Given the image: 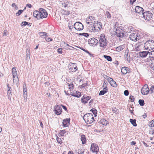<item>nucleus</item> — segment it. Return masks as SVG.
Instances as JSON below:
<instances>
[{"label":"nucleus","instance_id":"42","mask_svg":"<svg viewBox=\"0 0 154 154\" xmlns=\"http://www.w3.org/2000/svg\"><path fill=\"white\" fill-rule=\"evenodd\" d=\"M30 51L28 50L26 51V58H29V59L30 58Z\"/></svg>","mask_w":154,"mask_h":154},{"label":"nucleus","instance_id":"49","mask_svg":"<svg viewBox=\"0 0 154 154\" xmlns=\"http://www.w3.org/2000/svg\"><path fill=\"white\" fill-rule=\"evenodd\" d=\"M62 48H60L57 49V51L58 53L62 54Z\"/></svg>","mask_w":154,"mask_h":154},{"label":"nucleus","instance_id":"3","mask_svg":"<svg viewBox=\"0 0 154 154\" xmlns=\"http://www.w3.org/2000/svg\"><path fill=\"white\" fill-rule=\"evenodd\" d=\"M100 46L103 48H106L108 44V41L105 38L104 35H102L99 38Z\"/></svg>","mask_w":154,"mask_h":154},{"label":"nucleus","instance_id":"9","mask_svg":"<svg viewBox=\"0 0 154 154\" xmlns=\"http://www.w3.org/2000/svg\"><path fill=\"white\" fill-rule=\"evenodd\" d=\"M142 15L143 17L146 20H149L152 18V14L150 11H148L143 12Z\"/></svg>","mask_w":154,"mask_h":154},{"label":"nucleus","instance_id":"22","mask_svg":"<svg viewBox=\"0 0 154 154\" xmlns=\"http://www.w3.org/2000/svg\"><path fill=\"white\" fill-rule=\"evenodd\" d=\"M149 52L148 51H140L139 53V56L142 58L145 57L148 55Z\"/></svg>","mask_w":154,"mask_h":154},{"label":"nucleus","instance_id":"61","mask_svg":"<svg viewBox=\"0 0 154 154\" xmlns=\"http://www.w3.org/2000/svg\"><path fill=\"white\" fill-rule=\"evenodd\" d=\"M107 82H106L105 81L103 84V87L107 86Z\"/></svg>","mask_w":154,"mask_h":154},{"label":"nucleus","instance_id":"27","mask_svg":"<svg viewBox=\"0 0 154 154\" xmlns=\"http://www.w3.org/2000/svg\"><path fill=\"white\" fill-rule=\"evenodd\" d=\"M125 46V45L119 46L116 48V51L118 52L120 51L124 48Z\"/></svg>","mask_w":154,"mask_h":154},{"label":"nucleus","instance_id":"57","mask_svg":"<svg viewBox=\"0 0 154 154\" xmlns=\"http://www.w3.org/2000/svg\"><path fill=\"white\" fill-rule=\"evenodd\" d=\"M15 77H16V78L15 79L14 78V82H15L16 83H17L18 81V78L17 77V76H16Z\"/></svg>","mask_w":154,"mask_h":154},{"label":"nucleus","instance_id":"60","mask_svg":"<svg viewBox=\"0 0 154 154\" xmlns=\"http://www.w3.org/2000/svg\"><path fill=\"white\" fill-rule=\"evenodd\" d=\"M61 106L62 107L63 109L64 110H65L66 111H67V109L66 106L63 105H62Z\"/></svg>","mask_w":154,"mask_h":154},{"label":"nucleus","instance_id":"6","mask_svg":"<svg viewBox=\"0 0 154 154\" xmlns=\"http://www.w3.org/2000/svg\"><path fill=\"white\" fill-rule=\"evenodd\" d=\"M116 27H115V28L116 29V35L119 37H122L124 36V31L122 30L120 27H117L116 29Z\"/></svg>","mask_w":154,"mask_h":154},{"label":"nucleus","instance_id":"11","mask_svg":"<svg viewBox=\"0 0 154 154\" xmlns=\"http://www.w3.org/2000/svg\"><path fill=\"white\" fill-rule=\"evenodd\" d=\"M74 27L75 29L77 30H81L84 28L83 25L79 22L75 23L74 25Z\"/></svg>","mask_w":154,"mask_h":154},{"label":"nucleus","instance_id":"58","mask_svg":"<svg viewBox=\"0 0 154 154\" xmlns=\"http://www.w3.org/2000/svg\"><path fill=\"white\" fill-rule=\"evenodd\" d=\"M69 89H72L73 88V85L72 83L69 85Z\"/></svg>","mask_w":154,"mask_h":154},{"label":"nucleus","instance_id":"17","mask_svg":"<svg viewBox=\"0 0 154 154\" xmlns=\"http://www.w3.org/2000/svg\"><path fill=\"white\" fill-rule=\"evenodd\" d=\"M95 17L92 16L88 17L86 19V23L90 25H92L93 23H94L95 21H94Z\"/></svg>","mask_w":154,"mask_h":154},{"label":"nucleus","instance_id":"19","mask_svg":"<svg viewBox=\"0 0 154 154\" xmlns=\"http://www.w3.org/2000/svg\"><path fill=\"white\" fill-rule=\"evenodd\" d=\"M70 120L69 118L64 119L62 122L63 126L65 127H68L69 125Z\"/></svg>","mask_w":154,"mask_h":154},{"label":"nucleus","instance_id":"32","mask_svg":"<svg viewBox=\"0 0 154 154\" xmlns=\"http://www.w3.org/2000/svg\"><path fill=\"white\" fill-rule=\"evenodd\" d=\"M103 57L109 61H112V57L110 56L104 55Z\"/></svg>","mask_w":154,"mask_h":154},{"label":"nucleus","instance_id":"35","mask_svg":"<svg viewBox=\"0 0 154 154\" xmlns=\"http://www.w3.org/2000/svg\"><path fill=\"white\" fill-rule=\"evenodd\" d=\"M90 111H92V112L93 114L94 115V116L95 117L97 116V110L93 108V109H91Z\"/></svg>","mask_w":154,"mask_h":154},{"label":"nucleus","instance_id":"2","mask_svg":"<svg viewBox=\"0 0 154 154\" xmlns=\"http://www.w3.org/2000/svg\"><path fill=\"white\" fill-rule=\"evenodd\" d=\"M83 119L86 123L88 124H91L93 122L94 120V118L91 113H88L84 115Z\"/></svg>","mask_w":154,"mask_h":154},{"label":"nucleus","instance_id":"45","mask_svg":"<svg viewBox=\"0 0 154 154\" xmlns=\"http://www.w3.org/2000/svg\"><path fill=\"white\" fill-rule=\"evenodd\" d=\"M129 99L131 100V102H133L134 101V97L131 95H130L129 96Z\"/></svg>","mask_w":154,"mask_h":154},{"label":"nucleus","instance_id":"26","mask_svg":"<svg viewBox=\"0 0 154 154\" xmlns=\"http://www.w3.org/2000/svg\"><path fill=\"white\" fill-rule=\"evenodd\" d=\"M72 96L77 97H79L81 96V93L79 91H75V92H74Z\"/></svg>","mask_w":154,"mask_h":154},{"label":"nucleus","instance_id":"5","mask_svg":"<svg viewBox=\"0 0 154 154\" xmlns=\"http://www.w3.org/2000/svg\"><path fill=\"white\" fill-rule=\"evenodd\" d=\"M94 23V26L92 27V30L95 32L100 31L102 28L101 23L100 22H97L96 23L95 22Z\"/></svg>","mask_w":154,"mask_h":154},{"label":"nucleus","instance_id":"37","mask_svg":"<svg viewBox=\"0 0 154 154\" xmlns=\"http://www.w3.org/2000/svg\"><path fill=\"white\" fill-rule=\"evenodd\" d=\"M24 10H20L17 13H16V15L17 16H19L20 14L24 11Z\"/></svg>","mask_w":154,"mask_h":154},{"label":"nucleus","instance_id":"4","mask_svg":"<svg viewBox=\"0 0 154 154\" xmlns=\"http://www.w3.org/2000/svg\"><path fill=\"white\" fill-rule=\"evenodd\" d=\"M143 46H144L145 49H149V50L150 49H152L154 48V41L152 40H148Z\"/></svg>","mask_w":154,"mask_h":154},{"label":"nucleus","instance_id":"46","mask_svg":"<svg viewBox=\"0 0 154 154\" xmlns=\"http://www.w3.org/2000/svg\"><path fill=\"white\" fill-rule=\"evenodd\" d=\"M27 24H28V22L26 21H23L22 22L21 24V25L22 26H24L26 25Z\"/></svg>","mask_w":154,"mask_h":154},{"label":"nucleus","instance_id":"1","mask_svg":"<svg viewBox=\"0 0 154 154\" xmlns=\"http://www.w3.org/2000/svg\"><path fill=\"white\" fill-rule=\"evenodd\" d=\"M48 14L45 10L42 8H40L39 11H35L33 12V16L38 19L45 18Z\"/></svg>","mask_w":154,"mask_h":154},{"label":"nucleus","instance_id":"39","mask_svg":"<svg viewBox=\"0 0 154 154\" xmlns=\"http://www.w3.org/2000/svg\"><path fill=\"white\" fill-rule=\"evenodd\" d=\"M149 125L150 127H154V120H153L150 122Z\"/></svg>","mask_w":154,"mask_h":154},{"label":"nucleus","instance_id":"29","mask_svg":"<svg viewBox=\"0 0 154 154\" xmlns=\"http://www.w3.org/2000/svg\"><path fill=\"white\" fill-rule=\"evenodd\" d=\"M130 122L134 126L136 127L137 126V125L136 123V120L135 119H130L129 120Z\"/></svg>","mask_w":154,"mask_h":154},{"label":"nucleus","instance_id":"48","mask_svg":"<svg viewBox=\"0 0 154 154\" xmlns=\"http://www.w3.org/2000/svg\"><path fill=\"white\" fill-rule=\"evenodd\" d=\"M66 133V131L65 130L61 131L60 132V134L61 136H63L64 134Z\"/></svg>","mask_w":154,"mask_h":154},{"label":"nucleus","instance_id":"59","mask_svg":"<svg viewBox=\"0 0 154 154\" xmlns=\"http://www.w3.org/2000/svg\"><path fill=\"white\" fill-rule=\"evenodd\" d=\"M25 88H24V86H23V92H26L27 91V89L26 85H25Z\"/></svg>","mask_w":154,"mask_h":154},{"label":"nucleus","instance_id":"8","mask_svg":"<svg viewBox=\"0 0 154 154\" xmlns=\"http://www.w3.org/2000/svg\"><path fill=\"white\" fill-rule=\"evenodd\" d=\"M68 68L70 71L72 72H75L78 69L77 64L75 63H70Z\"/></svg>","mask_w":154,"mask_h":154},{"label":"nucleus","instance_id":"54","mask_svg":"<svg viewBox=\"0 0 154 154\" xmlns=\"http://www.w3.org/2000/svg\"><path fill=\"white\" fill-rule=\"evenodd\" d=\"M23 96L24 99H25H25L26 100V98L27 96L26 92H23Z\"/></svg>","mask_w":154,"mask_h":154},{"label":"nucleus","instance_id":"53","mask_svg":"<svg viewBox=\"0 0 154 154\" xmlns=\"http://www.w3.org/2000/svg\"><path fill=\"white\" fill-rule=\"evenodd\" d=\"M143 44L142 42H140L138 43L137 44H136V45L137 46V47L138 48H139L140 47V46H141V45H143Z\"/></svg>","mask_w":154,"mask_h":154},{"label":"nucleus","instance_id":"43","mask_svg":"<svg viewBox=\"0 0 154 154\" xmlns=\"http://www.w3.org/2000/svg\"><path fill=\"white\" fill-rule=\"evenodd\" d=\"M106 16L107 18H110L111 17V16L110 13L108 11H106Z\"/></svg>","mask_w":154,"mask_h":154},{"label":"nucleus","instance_id":"16","mask_svg":"<svg viewBox=\"0 0 154 154\" xmlns=\"http://www.w3.org/2000/svg\"><path fill=\"white\" fill-rule=\"evenodd\" d=\"M54 111L56 114L60 115L61 114L62 110V108L60 106L57 105L54 107Z\"/></svg>","mask_w":154,"mask_h":154},{"label":"nucleus","instance_id":"52","mask_svg":"<svg viewBox=\"0 0 154 154\" xmlns=\"http://www.w3.org/2000/svg\"><path fill=\"white\" fill-rule=\"evenodd\" d=\"M12 6L14 8H15L16 9H18V7L16 5V4L14 3H13L12 4Z\"/></svg>","mask_w":154,"mask_h":154},{"label":"nucleus","instance_id":"56","mask_svg":"<svg viewBox=\"0 0 154 154\" xmlns=\"http://www.w3.org/2000/svg\"><path fill=\"white\" fill-rule=\"evenodd\" d=\"M8 34V31L7 30H5L4 32L3 33V36L4 35H7Z\"/></svg>","mask_w":154,"mask_h":154},{"label":"nucleus","instance_id":"47","mask_svg":"<svg viewBox=\"0 0 154 154\" xmlns=\"http://www.w3.org/2000/svg\"><path fill=\"white\" fill-rule=\"evenodd\" d=\"M149 133L150 134H151L152 135L154 134V129L152 128H151L150 130H149Z\"/></svg>","mask_w":154,"mask_h":154},{"label":"nucleus","instance_id":"30","mask_svg":"<svg viewBox=\"0 0 154 154\" xmlns=\"http://www.w3.org/2000/svg\"><path fill=\"white\" fill-rule=\"evenodd\" d=\"M125 57L126 59H127L128 62H130V61L131 57L130 54L128 52L127 54H125Z\"/></svg>","mask_w":154,"mask_h":154},{"label":"nucleus","instance_id":"23","mask_svg":"<svg viewBox=\"0 0 154 154\" xmlns=\"http://www.w3.org/2000/svg\"><path fill=\"white\" fill-rule=\"evenodd\" d=\"M69 4V2L67 1L66 2H61L60 3L61 6L65 8H66L67 7H68Z\"/></svg>","mask_w":154,"mask_h":154},{"label":"nucleus","instance_id":"44","mask_svg":"<svg viewBox=\"0 0 154 154\" xmlns=\"http://www.w3.org/2000/svg\"><path fill=\"white\" fill-rule=\"evenodd\" d=\"M41 36L42 37L44 36H47V33L46 32H41L40 33Z\"/></svg>","mask_w":154,"mask_h":154},{"label":"nucleus","instance_id":"24","mask_svg":"<svg viewBox=\"0 0 154 154\" xmlns=\"http://www.w3.org/2000/svg\"><path fill=\"white\" fill-rule=\"evenodd\" d=\"M12 73L13 74V82L14 83V78H15V76H17V72L16 70V69L14 68V67H13L12 69Z\"/></svg>","mask_w":154,"mask_h":154},{"label":"nucleus","instance_id":"15","mask_svg":"<svg viewBox=\"0 0 154 154\" xmlns=\"http://www.w3.org/2000/svg\"><path fill=\"white\" fill-rule=\"evenodd\" d=\"M106 77V78L104 77V78L107 79L108 81L109 82L110 84L111 85V86L114 87H116L117 86L116 83L115 81H114L110 77L106 75H105Z\"/></svg>","mask_w":154,"mask_h":154},{"label":"nucleus","instance_id":"38","mask_svg":"<svg viewBox=\"0 0 154 154\" xmlns=\"http://www.w3.org/2000/svg\"><path fill=\"white\" fill-rule=\"evenodd\" d=\"M107 92V91H104V90H101L100 91L99 94V96L100 95H103L105 94Z\"/></svg>","mask_w":154,"mask_h":154},{"label":"nucleus","instance_id":"40","mask_svg":"<svg viewBox=\"0 0 154 154\" xmlns=\"http://www.w3.org/2000/svg\"><path fill=\"white\" fill-rule=\"evenodd\" d=\"M70 13V12L69 11H64L63 14L66 15H68Z\"/></svg>","mask_w":154,"mask_h":154},{"label":"nucleus","instance_id":"25","mask_svg":"<svg viewBox=\"0 0 154 154\" xmlns=\"http://www.w3.org/2000/svg\"><path fill=\"white\" fill-rule=\"evenodd\" d=\"M81 140L82 144H85L86 143V138L85 135L83 134L81 135Z\"/></svg>","mask_w":154,"mask_h":154},{"label":"nucleus","instance_id":"18","mask_svg":"<svg viewBox=\"0 0 154 154\" xmlns=\"http://www.w3.org/2000/svg\"><path fill=\"white\" fill-rule=\"evenodd\" d=\"M135 11L136 13L140 14H143V8L139 6H136L135 8Z\"/></svg>","mask_w":154,"mask_h":154},{"label":"nucleus","instance_id":"21","mask_svg":"<svg viewBox=\"0 0 154 154\" xmlns=\"http://www.w3.org/2000/svg\"><path fill=\"white\" fill-rule=\"evenodd\" d=\"M121 72L123 74H126L130 72V70L128 67H122L121 69Z\"/></svg>","mask_w":154,"mask_h":154},{"label":"nucleus","instance_id":"50","mask_svg":"<svg viewBox=\"0 0 154 154\" xmlns=\"http://www.w3.org/2000/svg\"><path fill=\"white\" fill-rule=\"evenodd\" d=\"M150 91L151 93H154V86L152 85L151 86L150 89Z\"/></svg>","mask_w":154,"mask_h":154},{"label":"nucleus","instance_id":"41","mask_svg":"<svg viewBox=\"0 0 154 154\" xmlns=\"http://www.w3.org/2000/svg\"><path fill=\"white\" fill-rule=\"evenodd\" d=\"M8 93L11 94V88L9 86V84H8Z\"/></svg>","mask_w":154,"mask_h":154},{"label":"nucleus","instance_id":"36","mask_svg":"<svg viewBox=\"0 0 154 154\" xmlns=\"http://www.w3.org/2000/svg\"><path fill=\"white\" fill-rule=\"evenodd\" d=\"M138 102L140 106H143L144 105L145 103L143 100L141 99L139 100Z\"/></svg>","mask_w":154,"mask_h":154},{"label":"nucleus","instance_id":"62","mask_svg":"<svg viewBox=\"0 0 154 154\" xmlns=\"http://www.w3.org/2000/svg\"><path fill=\"white\" fill-rule=\"evenodd\" d=\"M108 89L107 86L103 87V90H104V91H107V92L108 91Z\"/></svg>","mask_w":154,"mask_h":154},{"label":"nucleus","instance_id":"51","mask_svg":"<svg viewBox=\"0 0 154 154\" xmlns=\"http://www.w3.org/2000/svg\"><path fill=\"white\" fill-rule=\"evenodd\" d=\"M124 94L126 96H127L129 94V92L128 90H125L124 91Z\"/></svg>","mask_w":154,"mask_h":154},{"label":"nucleus","instance_id":"14","mask_svg":"<svg viewBox=\"0 0 154 154\" xmlns=\"http://www.w3.org/2000/svg\"><path fill=\"white\" fill-rule=\"evenodd\" d=\"M91 150L93 152H95L96 154H97L99 151V148L97 145L95 143L91 144Z\"/></svg>","mask_w":154,"mask_h":154},{"label":"nucleus","instance_id":"34","mask_svg":"<svg viewBox=\"0 0 154 154\" xmlns=\"http://www.w3.org/2000/svg\"><path fill=\"white\" fill-rule=\"evenodd\" d=\"M150 57L154 58V50L148 53Z\"/></svg>","mask_w":154,"mask_h":154},{"label":"nucleus","instance_id":"64","mask_svg":"<svg viewBox=\"0 0 154 154\" xmlns=\"http://www.w3.org/2000/svg\"><path fill=\"white\" fill-rule=\"evenodd\" d=\"M136 0H130V2L132 5L136 1Z\"/></svg>","mask_w":154,"mask_h":154},{"label":"nucleus","instance_id":"55","mask_svg":"<svg viewBox=\"0 0 154 154\" xmlns=\"http://www.w3.org/2000/svg\"><path fill=\"white\" fill-rule=\"evenodd\" d=\"M45 40L47 41L48 42L51 41L53 40V39L50 38H46Z\"/></svg>","mask_w":154,"mask_h":154},{"label":"nucleus","instance_id":"7","mask_svg":"<svg viewBox=\"0 0 154 154\" xmlns=\"http://www.w3.org/2000/svg\"><path fill=\"white\" fill-rule=\"evenodd\" d=\"M129 38L131 40L134 41H136L140 38V35L136 33H131L130 35Z\"/></svg>","mask_w":154,"mask_h":154},{"label":"nucleus","instance_id":"33","mask_svg":"<svg viewBox=\"0 0 154 154\" xmlns=\"http://www.w3.org/2000/svg\"><path fill=\"white\" fill-rule=\"evenodd\" d=\"M112 110L114 113H115L116 114L119 113V110L116 107L112 108Z\"/></svg>","mask_w":154,"mask_h":154},{"label":"nucleus","instance_id":"12","mask_svg":"<svg viewBox=\"0 0 154 154\" xmlns=\"http://www.w3.org/2000/svg\"><path fill=\"white\" fill-rule=\"evenodd\" d=\"M146 64L154 70V62L150 58H148L146 61Z\"/></svg>","mask_w":154,"mask_h":154},{"label":"nucleus","instance_id":"28","mask_svg":"<svg viewBox=\"0 0 154 154\" xmlns=\"http://www.w3.org/2000/svg\"><path fill=\"white\" fill-rule=\"evenodd\" d=\"M100 122L101 124H102L103 125H105V126L108 123V121L105 119H101Z\"/></svg>","mask_w":154,"mask_h":154},{"label":"nucleus","instance_id":"10","mask_svg":"<svg viewBox=\"0 0 154 154\" xmlns=\"http://www.w3.org/2000/svg\"><path fill=\"white\" fill-rule=\"evenodd\" d=\"M149 91L148 85L145 84L141 89V91L143 95H145L148 93Z\"/></svg>","mask_w":154,"mask_h":154},{"label":"nucleus","instance_id":"31","mask_svg":"<svg viewBox=\"0 0 154 154\" xmlns=\"http://www.w3.org/2000/svg\"><path fill=\"white\" fill-rule=\"evenodd\" d=\"M76 152L78 154H82L84 153V151L81 149H78L75 150Z\"/></svg>","mask_w":154,"mask_h":154},{"label":"nucleus","instance_id":"13","mask_svg":"<svg viewBox=\"0 0 154 154\" xmlns=\"http://www.w3.org/2000/svg\"><path fill=\"white\" fill-rule=\"evenodd\" d=\"M98 42V40L94 38L89 39L88 40L89 44L92 46L96 45Z\"/></svg>","mask_w":154,"mask_h":154},{"label":"nucleus","instance_id":"20","mask_svg":"<svg viewBox=\"0 0 154 154\" xmlns=\"http://www.w3.org/2000/svg\"><path fill=\"white\" fill-rule=\"evenodd\" d=\"M91 98V97L90 96H86L85 95H84L81 98V102L86 103Z\"/></svg>","mask_w":154,"mask_h":154},{"label":"nucleus","instance_id":"63","mask_svg":"<svg viewBox=\"0 0 154 154\" xmlns=\"http://www.w3.org/2000/svg\"><path fill=\"white\" fill-rule=\"evenodd\" d=\"M142 142L144 144V145L146 147H148L149 146L144 141H142Z\"/></svg>","mask_w":154,"mask_h":154}]
</instances>
